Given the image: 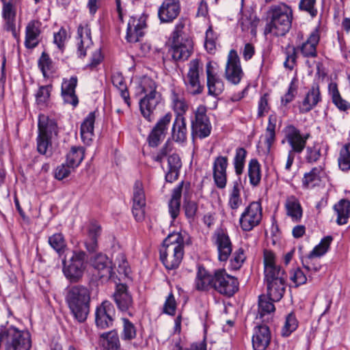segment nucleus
Segmentation results:
<instances>
[{"label":"nucleus","mask_w":350,"mask_h":350,"mask_svg":"<svg viewBox=\"0 0 350 350\" xmlns=\"http://www.w3.org/2000/svg\"><path fill=\"white\" fill-rule=\"evenodd\" d=\"M247 175L249 182L252 187L260 185L262 178L261 165L257 159H251L247 164Z\"/></svg>","instance_id":"nucleus-41"},{"label":"nucleus","mask_w":350,"mask_h":350,"mask_svg":"<svg viewBox=\"0 0 350 350\" xmlns=\"http://www.w3.org/2000/svg\"><path fill=\"white\" fill-rule=\"evenodd\" d=\"M182 162L178 154L173 153L167 158V167L165 172V180L173 183L178 178Z\"/></svg>","instance_id":"nucleus-37"},{"label":"nucleus","mask_w":350,"mask_h":350,"mask_svg":"<svg viewBox=\"0 0 350 350\" xmlns=\"http://www.w3.org/2000/svg\"><path fill=\"white\" fill-rule=\"evenodd\" d=\"M78 83L77 76H72L70 78H64L62 80L61 93L64 103L76 107L79 103V100L75 92Z\"/></svg>","instance_id":"nucleus-27"},{"label":"nucleus","mask_w":350,"mask_h":350,"mask_svg":"<svg viewBox=\"0 0 350 350\" xmlns=\"http://www.w3.org/2000/svg\"><path fill=\"white\" fill-rule=\"evenodd\" d=\"M246 259V255L245 250L242 247H239L232 253V258L230 259V267L232 269L238 270L243 265Z\"/></svg>","instance_id":"nucleus-63"},{"label":"nucleus","mask_w":350,"mask_h":350,"mask_svg":"<svg viewBox=\"0 0 350 350\" xmlns=\"http://www.w3.org/2000/svg\"><path fill=\"white\" fill-rule=\"evenodd\" d=\"M170 105L176 117L185 118L189 109V104L185 98L184 90L178 86L172 85L170 88Z\"/></svg>","instance_id":"nucleus-21"},{"label":"nucleus","mask_w":350,"mask_h":350,"mask_svg":"<svg viewBox=\"0 0 350 350\" xmlns=\"http://www.w3.org/2000/svg\"><path fill=\"white\" fill-rule=\"evenodd\" d=\"M257 325L254 329L252 336V345L254 350H265L271 341V332L269 327L265 325H260L256 322Z\"/></svg>","instance_id":"nucleus-25"},{"label":"nucleus","mask_w":350,"mask_h":350,"mask_svg":"<svg viewBox=\"0 0 350 350\" xmlns=\"http://www.w3.org/2000/svg\"><path fill=\"white\" fill-rule=\"evenodd\" d=\"M285 61L284 66L290 70H293L297 63V49L295 46L288 44L284 50Z\"/></svg>","instance_id":"nucleus-60"},{"label":"nucleus","mask_w":350,"mask_h":350,"mask_svg":"<svg viewBox=\"0 0 350 350\" xmlns=\"http://www.w3.org/2000/svg\"><path fill=\"white\" fill-rule=\"evenodd\" d=\"M262 219V207L260 201L251 202L241 213L239 223L241 229L250 232L259 226Z\"/></svg>","instance_id":"nucleus-6"},{"label":"nucleus","mask_w":350,"mask_h":350,"mask_svg":"<svg viewBox=\"0 0 350 350\" xmlns=\"http://www.w3.org/2000/svg\"><path fill=\"white\" fill-rule=\"evenodd\" d=\"M42 23L38 20L30 21L25 27V46L28 49L36 48L40 42Z\"/></svg>","instance_id":"nucleus-29"},{"label":"nucleus","mask_w":350,"mask_h":350,"mask_svg":"<svg viewBox=\"0 0 350 350\" xmlns=\"http://www.w3.org/2000/svg\"><path fill=\"white\" fill-rule=\"evenodd\" d=\"M267 15L269 22L267 23L264 34L273 33L276 36H284L291 27L293 10L285 3H278L270 6Z\"/></svg>","instance_id":"nucleus-3"},{"label":"nucleus","mask_w":350,"mask_h":350,"mask_svg":"<svg viewBox=\"0 0 350 350\" xmlns=\"http://www.w3.org/2000/svg\"><path fill=\"white\" fill-rule=\"evenodd\" d=\"M38 66L44 78H49L55 72V64L48 53L42 52L38 61Z\"/></svg>","instance_id":"nucleus-50"},{"label":"nucleus","mask_w":350,"mask_h":350,"mask_svg":"<svg viewBox=\"0 0 350 350\" xmlns=\"http://www.w3.org/2000/svg\"><path fill=\"white\" fill-rule=\"evenodd\" d=\"M76 54L79 58L87 56V51L93 46L92 31L90 25L86 22L80 23L75 36Z\"/></svg>","instance_id":"nucleus-11"},{"label":"nucleus","mask_w":350,"mask_h":350,"mask_svg":"<svg viewBox=\"0 0 350 350\" xmlns=\"http://www.w3.org/2000/svg\"><path fill=\"white\" fill-rule=\"evenodd\" d=\"M180 0H164L158 9V18L161 23H171L180 14Z\"/></svg>","instance_id":"nucleus-23"},{"label":"nucleus","mask_w":350,"mask_h":350,"mask_svg":"<svg viewBox=\"0 0 350 350\" xmlns=\"http://www.w3.org/2000/svg\"><path fill=\"white\" fill-rule=\"evenodd\" d=\"M333 241V237L330 235L323 237L320 243L316 245L309 254V259L314 257H320L325 254Z\"/></svg>","instance_id":"nucleus-54"},{"label":"nucleus","mask_w":350,"mask_h":350,"mask_svg":"<svg viewBox=\"0 0 350 350\" xmlns=\"http://www.w3.org/2000/svg\"><path fill=\"white\" fill-rule=\"evenodd\" d=\"M87 255L82 250H73L71 257L62 260V271L70 282H77L83 275L86 268Z\"/></svg>","instance_id":"nucleus-5"},{"label":"nucleus","mask_w":350,"mask_h":350,"mask_svg":"<svg viewBox=\"0 0 350 350\" xmlns=\"http://www.w3.org/2000/svg\"><path fill=\"white\" fill-rule=\"evenodd\" d=\"M183 181L180 183L172 191V198L168 203L169 213L174 221L180 211V198L182 195Z\"/></svg>","instance_id":"nucleus-40"},{"label":"nucleus","mask_w":350,"mask_h":350,"mask_svg":"<svg viewBox=\"0 0 350 350\" xmlns=\"http://www.w3.org/2000/svg\"><path fill=\"white\" fill-rule=\"evenodd\" d=\"M298 326V321L294 314H288L285 320L284 325L282 329V335L287 337L294 332Z\"/></svg>","instance_id":"nucleus-62"},{"label":"nucleus","mask_w":350,"mask_h":350,"mask_svg":"<svg viewBox=\"0 0 350 350\" xmlns=\"http://www.w3.org/2000/svg\"><path fill=\"white\" fill-rule=\"evenodd\" d=\"M49 243L59 256L64 253L66 248V243L62 233H55L49 237Z\"/></svg>","instance_id":"nucleus-57"},{"label":"nucleus","mask_w":350,"mask_h":350,"mask_svg":"<svg viewBox=\"0 0 350 350\" xmlns=\"http://www.w3.org/2000/svg\"><path fill=\"white\" fill-rule=\"evenodd\" d=\"M247 151L243 147H238L235 150L232 164L235 174L240 176L244 171Z\"/></svg>","instance_id":"nucleus-51"},{"label":"nucleus","mask_w":350,"mask_h":350,"mask_svg":"<svg viewBox=\"0 0 350 350\" xmlns=\"http://www.w3.org/2000/svg\"><path fill=\"white\" fill-rule=\"evenodd\" d=\"M157 88V83L147 76L140 78L137 86V92L144 95L139 102L140 112L150 122L154 120V112L163 100L162 94Z\"/></svg>","instance_id":"nucleus-1"},{"label":"nucleus","mask_w":350,"mask_h":350,"mask_svg":"<svg viewBox=\"0 0 350 350\" xmlns=\"http://www.w3.org/2000/svg\"><path fill=\"white\" fill-rule=\"evenodd\" d=\"M93 268L98 271V277L100 278H110L112 273L111 261L107 255L98 254L91 260Z\"/></svg>","instance_id":"nucleus-33"},{"label":"nucleus","mask_w":350,"mask_h":350,"mask_svg":"<svg viewBox=\"0 0 350 350\" xmlns=\"http://www.w3.org/2000/svg\"><path fill=\"white\" fill-rule=\"evenodd\" d=\"M172 114L170 112L161 117L148 136V142L151 147H157L165 139Z\"/></svg>","instance_id":"nucleus-15"},{"label":"nucleus","mask_w":350,"mask_h":350,"mask_svg":"<svg viewBox=\"0 0 350 350\" xmlns=\"http://www.w3.org/2000/svg\"><path fill=\"white\" fill-rule=\"evenodd\" d=\"M273 301L269 299L268 296L261 295L258 297V312L256 320L262 323H268L272 320L275 308Z\"/></svg>","instance_id":"nucleus-28"},{"label":"nucleus","mask_w":350,"mask_h":350,"mask_svg":"<svg viewBox=\"0 0 350 350\" xmlns=\"http://www.w3.org/2000/svg\"><path fill=\"white\" fill-rule=\"evenodd\" d=\"M38 134L52 137L57 135L58 126L56 120L45 114H40L38 116Z\"/></svg>","instance_id":"nucleus-35"},{"label":"nucleus","mask_w":350,"mask_h":350,"mask_svg":"<svg viewBox=\"0 0 350 350\" xmlns=\"http://www.w3.org/2000/svg\"><path fill=\"white\" fill-rule=\"evenodd\" d=\"M52 85L40 86L36 94V103L40 108L45 107L50 99Z\"/></svg>","instance_id":"nucleus-56"},{"label":"nucleus","mask_w":350,"mask_h":350,"mask_svg":"<svg viewBox=\"0 0 350 350\" xmlns=\"http://www.w3.org/2000/svg\"><path fill=\"white\" fill-rule=\"evenodd\" d=\"M113 85L119 90L120 94L124 100L128 108L131 107V97L126 83V81L122 73L116 72L111 75Z\"/></svg>","instance_id":"nucleus-45"},{"label":"nucleus","mask_w":350,"mask_h":350,"mask_svg":"<svg viewBox=\"0 0 350 350\" xmlns=\"http://www.w3.org/2000/svg\"><path fill=\"white\" fill-rule=\"evenodd\" d=\"M277 116L275 113L269 115L268 123L265 133V144L269 151L275 141V127Z\"/></svg>","instance_id":"nucleus-49"},{"label":"nucleus","mask_w":350,"mask_h":350,"mask_svg":"<svg viewBox=\"0 0 350 350\" xmlns=\"http://www.w3.org/2000/svg\"><path fill=\"white\" fill-rule=\"evenodd\" d=\"M96 111L90 112L81 124L80 133L83 142L90 144L94 136Z\"/></svg>","instance_id":"nucleus-36"},{"label":"nucleus","mask_w":350,"mask_h":350,"mask_svg":"<svg viewBox=\"0 0 350 350\" xmlns=\"http://www.w3.org/2000/svg\"><path fill=\"white\" fill-rule=\"evenodd\" d=\"M322 101L320 86L317 83H313L306 91L302 99L298 102V109L300 113H307L314 109Z\"/></svg>","instance_id":"nucleus-17"},{"label":"nucleus","mask_w":350,"mask_h":350,"mask_svg":"<svg viewBox=\"0 0 350 350\" xmlns=\"http://www.w3.org/2000/svg\"><path fill=\"white\" fill-rule=\"evenodd\" d=\"M113 299L120 312H126L131 317L133 316L131 312L133 299L126 284L120 283L116 285Z\"/></svg>","instance_id":"nucleus-16"},{"label":"nucleus","mask_w":350,"mask_h":350,"mask_svg":"<svg viewBox=\"0 0 350 350\" xmlns=\"http://www.w3.org/2000/svg\"><path fill=\"white\" fill-rule=\"evenodd\" d=\"M206 107L200 105L193 111V117L191 119V134L193 137L204 139L211 133L212 126L206 114Z\"/></svg>","instance_id":"nucleus-7"},{"label":"nucleus","mask_w":350,"mask_h":350,"mask_svg":"<svg viewBox=\"0 0 350 350\" xmlns=\"http://www.w3.org/2000/svg\"><path fill=\"white\" fill-rule=\"evenodd\" d=\"M183 208L188 221L189 223L193 222L198 210V205L197 202L186 198L184 200Z\"/></svg>","instance_id":"nucleus-59"},{"label":"nucleus","mask_w":350,"mask_h":350,"mask_svg":"<svg viewBox=\"0 0 350 350\" xmlns=\"http://www.w3.org/2000/svg\"><path fill=\"white\" fill-rule=\"evenodd\" d=\"M100 342L104 350H119L120 342L116 330H111L100 335Z\"/></svg>","instance_id":"nucleus-46"},{"label":"nucleus","mask_w":350,"mask_h":350,"mask_svg":"<svg viewBox=\"0 0 350 350\" xmlns=\"http://www.w3.org/2000/svg\"><path fill=\"white\" fill-rule=\"evenodd\" d=\"M289 279L291 286L295 288L303 285L307 282V277L304 271L299 267L293 269L289 273Z\"/></svg>","instance_id":"nucleus-61"},{"label":"nucleus","mask_w":350,"mask_h":350,"mask_svg":"<svg viewBox=\"0 0 350 350\" xmlns=\"http://www.w3.org/2000/svg\"><path fill=\"white\" fill-rule=\"evenodd\" d=\"M336 215V223L341 226L347 224L350 217V201L347 199H341L333 207Z\"/></svg>","instance_id":"nucleus-42"},{"label":"nucleus","mask_w":350,"mask_h":350,"mask_svg":"<svg viewBox=\"0 0 350 350\" xmlns=\"http://www.w3.org/2000/svg\"><path fill=\"white\" fill-rule=\"evenodd\" d=\"M146 196L141 181H135L133 187L132 213L137 221L145 217Z\"/></svg>","instance_id":"nucleus-20"},{"label":"nucleus","mask_w":350,"mask_h":350,"mask_svg":"<svg viewBox=\"0 0 350 350\" xmlns=\"http://www.w3.org/2000/svg\"><path fill=\"white\" fill-rule=\"evenodd\" d=\"M243 77L244 72L237 52L234 49H231L226 64L225 77L231 84L238 85Z\"/></svg>","instance_id":"nucleus-12"},{"label":"nucleus","mask_w":350,"mask_h":350,"mask_svg":"<svg viewBox=\"0 0 350 350\" xmlns=\"http://www.w3.org/2000/svg\"><path fill=\"white\" fill-rule=\"evenodd\" d=\"M213 289L221 295L232 297L239 290V281L227 273L225 269H215Z\"/></svg>","instance_id":"nucleus-8"},{"label":"nucleus","mask_w":350,"mask_h":350,"mask_svg":"<svg viewBox=\"0 0 350 350\" xmlns=\"http://www.w3.org/2000/svg\"><path fill=\"white\" fill-rule=\"evenodd\" d=\"M217 35L213 31L212 26H209L206 31L204 47L210 54L215 53L216 51Z\"/></svg>","instance_id":"nucleus-58"},{"label":"nucleus","mask_w":350,"mask_h":350,"mask_svg":"<svg viewBox=\"0 0 350 350\" xmlns=\"http://www.w3.org/2000/svg\"><path fill=\"white\" fill-rule=\"evenodd\" d=\"M319 40L320 33L317 28L310 33L307 40L298 47V49L305 57H315L317 56V46Z\"/></svg>","instance_id":"nucleus-32"},{"label":"nucleus","mask_w":350,"mask_h":350,"mask_svg":"<svg viewBox=\"0 0 350 350\" xmlns=\"http://www.w3.org/2000/svg\"><path fill=\"white\" fill-rule=\"evenodd\" d=\"M267 293L269 299L273 301H280L285 292L286 281H278L266 283Z\"/></svg>","instance_id":"nucleus-48"},{"label":"nucleus","mask_w":350,"mask_h":350,"mask_svg":"<svg viewBox=\"0 0 350 350\" xmlns=\"http://www.w3.org/2000/svg\"><path fill=\"white\" fill-rule=\"evenodd\" d=\"M214 272L210 273L202 265L198 266L194 286L199 291H208L213 288Z\"/></svg>","instance_id":"nucleus-30"},{"label":"nucleus","mask_w":350,"mask_h":350,"mask_svg":"<svg viewBox=\"0 0 350 350\" xmlns=\"http://www.w3.org/2000/svg\"><path fill=\"white\" fill-rule=\"evenodd\" d=\"M172 137L174 141L178 143L187 140V128L185 118H175L172 127Z\"/></svg>","instance_id":"nucleus-39"},{"label":"nucleus","mask_w":350,"mask_h":350,"mask_svg":"<svg viewBox=\"0 0 350 350\" xmlns=\"http://www.w3.org/2000/svg\"><path fill=\"white\" fill-rule=\"evenodd\" d=\"M189 70L184 80L187 92L191 95L202 93L204 85L200 81V71L202 70V64L198 59L191 60L188 64Z\"/></svg>","instance_id":"nucleus-10"},{"label":"nucleus","mask_w":350,"mask_h":350,"mask_svg":"<svg viewBox=\"0 0 350 350\" xmlns=\"http://www.w3.org/2000/svg\"><path fill=\"white\" fill-rule=\"evenodd\" d=\"M338 164L340 170L343 172L350 170V142L341 147L338 157Z\"/></svg>","instance_id":"nucleus-53"},{"label":"nucleus","mask_w":350,"mask_h":350,"mask_svg":"<svg viewBox=\"0 0 350 350\" xmlns=\"http://www.w3.org/2000/svg\"><path fill=\"white\" fill-rule=\"evenodd\" d=\"M228 166V158L226 156L219 155L215 158L213 163V178L215 186L219 189L226 187Z\"/></svg>","instance_id":"nucleus-18"},{"label":"nucleus","mask_w":350,"mask_h":350,"mask_svg":"<svg viewBox=\"0 0 350 350\" xmlns=\"http://www.w3.org/2000/svg\"><path fill=\"white\" fill-rule=\"evenodd\" d=\"M260 23V19L256 14L247 10L241 14L239 19V25L242 31L250 33L253 37L256 36V29Z\"/></svg>","instance_id":"nucleus-34"},{"label":"nucleus","mask_w":350,"mask_h":350,"mask_svg":"<svg viewBox=\"0 0 350 350\" xmlns=\"http://www.w3.org/2000/svg\"><path fill=\"white\" fill-rule=\"evenodd\" d=\"M115 309L109 301H104L95 311V323L98 327L106 329L113 325Z\"/></svg>","instance_id":"nucleus-22"},{"label":"nucleus","mask_w":350,"mask_h":350,"mask_svg":"<svg viewBox=\"0 0 350 350\" xmlns=\"http://www.w3.org/2000/svg\"><path fill=\"white\" fill-rule=\"evenodd\" d=\"M284 207L286 215L291 217L293 222H299L303 216V210L301 204L294 196L287 198Z\"/></svg>","instance_id":"nucleus-38"},{"label":"nucleus","mask_w":350,"mask_h":350,"mask_svg":"<svg viewBox=\"0 0 350 350\" xmlns=\"http://www.w3.org/2000/svg\"><path fill=\"white\" fill-rule=\"evenodd\" d=\"M122 331L121 338L124 341H130L135 339L137 336V328L127 318H122Z\"/></svg>","instance_id":"nucleus-55"},{"label":"nucleus","mask_w":350,"mask_h":350,"mask_svg":"<svg viewBox=\"0 0 350 350\" xmlns=\"http://www.w3.org/2000/svg\"><path fill=\"white\" fill-rule=\"evenodd\" d=\"M185 240L180 232L170 234L160 248V260L167 270L177 269L184 256Z\"/></svg>","instance_id":"nucleus-4"},{"label":"nucleus","mask_w":350,"mask_h":350,"mask_svg":"<svg viewBox=\"0 0 350 350\" xmlns=\"http://www.w3.org/2000/svg\"><path fill=\"white\" fill-rule=\"evenodd\" d=\"M85 157V148L82 146H72L66 154V162L72 170L77 168Z\"/></svg>","instance_id":"nucleus-47"},{"label":"nucleus","mask_w":350,"mask_h":350,"mask_svg":"<svg viewBox=\"0 0 350 350\" xmlns=\"http://www.w3.org/2000/svg\"><path fill=\"white\" fill-rule=\"evenodd\" d=\"M102 228L98 222L91 221L87 227V233L84 239V245L90 253L94 252L98 248V238L101 234Z\"/></svg>","instance_id":"nucleus-31"},{"label":"nucleus","mask_w":350,"mask_h":350,"mask_svg":"<svg viewBox=\"0 0 350 350\" xmlns=\"http://www.w3.org/2000/svg\"><path fill=\"white\" fill-rule=\"evenodd\" d=\"M206 75L208 94L213 96L220 95L224 90V83L218 74L217 67L212 62L206 64Z\"/></svg>","instance_id":"nucleus-19"},{"label":"nucleus","mask_w":350,"mask_h":350,"mask_svg":"<svg viewBox=\"0 0 350 350\" xmlns=\"http://www.w3.org/2000/svg\"><path fill=\"white\" fill-rule=\"evenodd\" d=\"M146 19L147 15L145 14L130 17L127 24L126 35V39L129 42H137L144 36V29L147 27Z\"/></svg>","instance_id":"nucleus-14"},{"label":"nucleus","mask_w":350,"mask_h":350,"mask_svg":"<svg viewBox=\"0 0 350 350\" xmlns=\"http://www.w3.org/2000/svg\"><path fill=\"white\" fill-rule=\"evenodd\" d=\"M243 186L241 180H234L232 188L229 190L228 206L232 211H237L242 205L243 200L241 196Z\"/></svg>","instance_id":"nucleus-43"},{"label":"nucleus","mask_w":350,"mask_h":350,"mask_svg":"<svg viewBox=\"0 0 350 350\" xmlns=\"http://www.w3.org/2000/svg\"><path fill=\"white\" fill-rule=\"evenodd\" d=\"M2 18L3 19V29L10 31L15 39H18V33L16 28V9L14 0L2 3Z\"/></svg>","instance_id":"nucleus-24"},{"label":"nucleus","mask_w":350,"mask_h":350,"mask_svg":"<svg viewBox=\"0 0 350 350\" xmlns=\"http://www.w3.org/2000/svg\"><path fill=\"white\" fill-rule=\"evenodd\" d=\"M212 241L216 246L219 261H226L232 252V244L226 230L217 228L213 233Z\"/></svg>","instance_id":"nucleus-13"},{"label":"nucleus","mask_w":350,"mask_h":350,"mask_svg":"<svg viewBox=\"0 0 350 350\" xmlns=\"http://www.w3.org/2000/svg\"><path fill=\"white\" fill-rule=\"evenodd\" d=\"M193 41L189 38H186L184 41L172 42L170 49V53L172 59L177 61H185L191 55L193 51Z\"/></svg>","instance_id":"nucleus-26"},{"label":"nucleus","mask_w":350,"mask_h":350,"mask_svg":"<svg viewBox=\"0 0 350 350\" xmlns=\"http://www.w3.org/2000/svg\"><path fill=\"white\" fill-rule=\"evenodd\" d=\"M305 159L306 162L312 163L317 162L321 157V148L318 145L306 147Z\"/></svg>","instance_id":"nucleus-64"},{"label":"nucleus","mask_w":350,"mask_h":350,"mask_svg":"<svg viewBox=\"0 0 350 350\" xmlns=\"http://www.w3.org/2000/svg\"><path fill=\"white\" fill-rule=\"evenodd\" d=\"M284 139L282 143L285 142L291 147V152L301 154L306 147L308 139L310 137L309 133H301L300 130L293 124H288L283 129Z\"/></svg>","instance_id":"nucleus-9"},{"label":"nucleus","mask_w":350,"mask_h":350,"mask_svg":"<svg viewBox=\"0 0 350 350\" xmlns=\"http://www.w3.org/2000/svg\"><path fill=\"white\" fill-rule=\"evenodd\" d=\"M265 282L266 283H271L278 281H286V275L284 269L280 267L273 268H267L264 270Z\"/></svg>","instance_id":"nucleus-52"},{"label":"nucleus","mask_w":350,"mask_h":350,"mask_svg":"<svg viewBox=\"0 0 350 350\" xmlns=\"http://www.w3.org/2000/svg\"><path fill=\"white\" fill-rule=\"evenodd\" d=\"M66 302L70 314L77 322L86 321L90 313V291L82 285H75L67 289Z\"/></svg>","instance_id":"nucleus-2"},{"label":"nucleus","mask_w":350,"mask_h":350,"mask_svg":"<svg viewBox=\"0 0 350 350\" xmlns=\"http://www.w3.org/2000/svg\"><path fill=\"white\" fill-rule=\"evenodd\" d=\"M324 175L323 167L321 165L316 166L304 174L302 179L303 185L306 188H313L320 184Z\"/></svg>","instance_id":"nucleus-44"}]
</instances>
